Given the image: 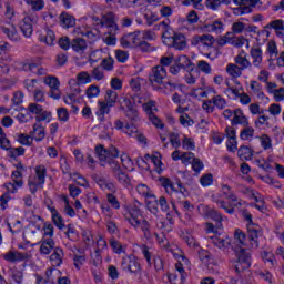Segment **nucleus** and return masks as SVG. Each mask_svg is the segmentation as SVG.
<instances>
[{
    "mask_svg": "<svg viewBox=\"0 0 284 284\" xmlns=\"http://www.w3.org/2000/svg\"><path fill=\"white\" fill-rule=\"evenodd\" d=\"M44 83L50 88L49 97H51V99H61V91L59 90L60 83L57 77L47 78Z\"/></svg>",
    "mask_w": 284,
    "mask_h": 284,
    "instance_id": "nucleus-15",
    "label": "nucleus"
},
{
    "mask_svg": "<svg viewBox=\"0 0 284 284\" xmlns=\"http://www.w3.org/2000/svg\"><path fill=\"white\" fill-rule=\"evenodd\" d=\"M102 26L108 28L109 32L116 34L119 32V26L116 24V14L114 12H108L102 17Z\"/></svg>",
    "mask_w": 284,
    "mask_h": 284,
    "instance_id": "nucleus-11",
    "label": "nucleus"
},
{
    "mask_svg": "<svg viewBox=\"0 0 284 284\" xmlns=\"http://www.w3.org/2000/svg\"><path fill=\"white\" fill-rule=\"evenodd\" d=\"M114 176L121 185L128 186L130 184V176H128L123 171H119Z\"/></svg>",
    "mask_w": 284,
    "mask_h": 284,
    "instance_id": "nucleus-50",
    "label": "nucleus"
},
{
    "mask_svg": "<svg viewBox=\"0 0 284 284\" xmlns=\"http://www.w3.org/2000/svg\"><path fill=\"white\" fill-rule=\"evenodd\" d=\"M222 194L227 201H231V203H236V201H239V197H236V194H234V191H232V187L227 184L222 185Z\"/></svg>",
    "mask_w": 284,
    "mask_h": 284,
    "instance_id": "nucleus-33",
    "label": "nucleus"
},
{
    "mask_svg": "<svg viewBox=\"0 0 284 284\" xmlns=\"http://www.w3.org/2000/svg\"><path fill=\"white\" fill-rule=\"evenodd\" d=\"M120 43L122 48H136V45H139V37L136 36V32L124 34L121 38Z\"/></svg>",
    "mask_w": 284,
    "mask_h": 284,
    "instance_id": "nucleus-19",
    "label": "nucleus"
},
{
    "mask_svg": "<svg viewBox=\"0 0 284 284\" xmlns=\"http://www.w3.org/2000/svg\"><path fill=\"white\" fill-rule=\"evenodd\" d=\"M58 119L62 123H68L70 121V112H68V109L65 108H59L57 110Z\"/></svg>",
    "mask_w": 284,
    "mask_h": 284,
    "instance_id": "nucleus-48",
    "label": "nucleus"
},
{
    "mask_svg": "<svg viewBox=\"0 0 284 284\" xmlns=\"http://www.w3.org/2000/svg\"><path fill=\"white\" fill-rule=\"evenodd\" d=\"M235 260L232 261L236 274L245 272L252 267V253L245 248L235 250Z\"/></svg>",
    "mask_w": 284,
    "mask_h": 284,
    "instance_id": "nucleus-2",
    "label": "nucleus"
},
{
    "mask_svg": "<svg viewBox=\"0 0 284 284\" xmlns=\"http://www.w3.org/2000/svg\"><path fill=\"white\" fill-rule=\"evenodd\" d=\"M12 281L17 284H26L22 271L14 270L11 273Z\"/></svg>",
    "mask_w": 284,
    "mask_h": 284,
    "instance_id": "nucleus-58",
    "label": "nucleus"
},
{
    "mask_svg": "<svg viewBox=\"0 0 284 284\" xmlns=\"http://www.w3.org/2000/svg\"><path fill=\"white\" fill-rule=\"evenodd\" d=\"M60 23L62 28H74L77 26V19L69 13L62 12L60 14Z\"/></svg>",
    "mask_w": 284,
    "mask_h": 284,
    "instance_id": "nucleus-27",
    "label": "nucleus"
},
{
    "mask_svg": "<svg viewBox=\"0 0 284 284\" xmlns=\"http://www.w3.org/2000/svg\"><path fill=\"white\" fill-rule=\"evenodd\" d=\"M106 163H109L113 174H116L122 171L121 164H119V161H116V158H111L109 161H106Z\"/></svg>",
    "mask_w": 284,
    "mask_h": 284,
    "instance_id": "nucleus-63",
    "label": "nucleus"
},
{
    "mask_svg": "<svg viewBox=\"0 0 284 284\" xmlns=\"http://www.w3.org/2000/svg\"><path fill=\"white\" fill-rule=\"evenodd\" d=\"M148 116H149V121H151L152 125H154L155 128H159L160 130H163L165 124H163V121H161V119H159V116H156L154 113H150Z\"/></svg>",
    "mask_w": 284,
    "mask_h": 284,
    "instance_id": "nucleus-57",
    "label": "nucleus"
},
{
    "mask_svg": "<svg viewBox=\"0 0 284 284\" xmlns=\"http://www.w3.org/2000/svg\"><path fill=\"white\" fill-rule=\"evenodd\" d=\"M168 77V70L163 65H156L152 68L149 74V83L155 92H161V94H170L174 92L179 84L172 82V80L163 81Z\"/></svg>",
    "mask_w": 284,
    "mask_h": 284,
    "instance_id": "nucleus-1",
    "label": "nucleus"
},
{
    "mask_svg": "<svg viewBox=\"0 0 284 284\" xmlns=\"http://www.w3.org/2000/svg\"><path fill=\"white\" fill-rule=\"evenodd\" d=\"M175 62L180 65V68H182L183 70H185V68H190V65H192V60H190V58H187V55H180Z\"/></svg>",
    "mask_w": 284,
    "mask_h": 284,
    "instance_id": "nucleus-51",
    "label": "nucleus"
},
{
    "mask_svg": "<svg viewBox=\"0 0 284 284\" xmlns=\"http://www.w3.org/2000/svg\"><path fill=\"white\" fill-rule=\"evenodd\" d=\"M227 100L221 95H214L211 100H204L202 103L203 110L209 114H212L215 108H217V110H225Z\"/></svg>",
    "mask_w": 284,
    "mask_h": 284,
    "instance_id": "nucleus-5",
    "label": "nucleus"
},
{
    "mask_svg": "<svg viewBox=\"0 0 284 284\" xmlns=\"http://www.w3.org/2000/svg\"><path fill=\"white\" fill-rule=\"evenodd\" d=\"M20 30L27 39H30L32 37V33L34 32V20L31 17H24L20 23Z\"/></svg>",
    "mask_w": 284,
    "mask_h": 284,
    "instance_id": "nucleus-14",
    "label": "nucleus"
},
{
    "mask_svg": "<svg viewBox=\"0 0 284 284\" xmlns=\"http://www.w3.org/2000/svg\"><path fill=\"white\" fill-rule=\"evenodd\" d=\"M200 183H201L202 187H210V185H212V183H214V176L211 173L204 174L200 179Z\"/></svg>",
    "mask_w": 284,
    "mask_h": 284,
    "instance_id": "nucleus-55",
    "label": "nucleus"
},
{
    "mask_svg": "<svg viewBox=\"0 0 284 284\" xmlns=\"http://www.w3.org/2000/svg\"><path fill=\"white\" fill-rule=\"evenodd\" d=\"M23 165L19 164L17 166V170L12 172V179H13V183L18 186V187H22L23 186Z\"/></svg>",
    "mask_w": 284,
    "mask_h": 284,
    "instance_id": "nucleus-30",
    "label": "nucleus"
},
{
    "mask_svg": "<svg viewBox=\"0 0 284 284\" xmlns=\"http://www.w3.org/2000/svg\"><path fill=\"white\" fill-rule=\"evenodd\" d=\"M17 141H19V143L21 145H32V135H28L26 133H20L18 135Z\"/></svg>",
    "mask_w": 284,
    "mask_h": 284,
    "instance_id": "nucleus-59",
    "label": "nucleus"
},
{
    "mask_svg": "<svg viewBox=\"0 0 284 284\" xmlns=\"http://www.w3.org/2000/svg\"><path fill=\"white\" fill-rule=\"evenodd\" d=\"M63 256H65L63 248L57 246L50 255V261L55 267H59L63 263Z\"/></svg>",
    "mask_w": 284,
    "mask_h": 284,
    "instance_id": "nucleus-25",
    "label": "nucleus"
},
{
    "mask_svg": "<svg viewBox=\"0 0 284 284\" xmlns=\"http://www.w3.org/2000/svg\"><path fill=\"white\" fill-rule=\"evenodd\" d=\"M106 200L108 203L111 204V207H113V210H120L121 209V203L119 202V200L116 199V196L112 193H108L106 194Z\"/></svg>",
    "mask_w": 284,
    "mask_h": 284,
    "instance_id": "nucleus-54",
    "label": "nucleus"
},
{
    "mask_svg": "<svg viewBox=\"0 0 284 284\" xmlns=\"http://www.w3.org/2000/svg\"><path fill=\"white\" fill-rule=\"evenodd\" d=\"M252 63L251 65H254V68H257L258 70L263 69V49L261 47L256 45L253 47L250 51Z\"/></svg>",
    "mask_w": 284,
    "mask_h": 284,
    "instance_id": "nucleus-16",
    "label": "nucleus"
},
{
    "mask_svg": "<svg viewBox=\"0 0 284 284\" xmlns=\"http://www.w3.org/2000/svg\"><path fill=\"white\" fill-rule=\"evenodd\" d=\"M235 63L242 69L247 70V68H252V62L247 60V57L243 54H239L235 57Z\"/></svg>",
    "mask_w": 284,
    "mask_h": 284,
    "instance_id": "nucleus-39",
    "label": "nucleus"
},
{
    "mask_svg": "<svg viewBox=\"0 0 284 284\" xmlns=\"http://www.w3.org/2000/svg\"><path fill=\"white\" fill-rule=\"evenodd\" d=\"M49 210L51 212L53 225L58 230H63V227H65V223H63V216H61V214L59 213V211H57V207L54 206H49Z\"/></svg>",
    "mask_w": 284,
    "mask_h": 284,
    "instance_id": "nucleus-24",
    "label": "nucleus"
},
{
    "mask_svg": "<svg viewBox=\"0 0 284 284\" xmlns=\"http://www.w3.org/2000/svg\"><path fill=\"white\" fill-rule=\"evenodd\" d=\"M240 7L233 9V14H250L252 12V7H247V4H237Z\"/></svg>",
    "mask_w": 284,
    "mask_h": 284,
    "instance_id": "nucleus-53",
    "label": "nucleus"
},
{
    "mask_svg": "<svg viewBox=\"0 0 284 284\" xmlns=\"http://www.w3.org/2000/svg\"><path fill=\"white\" fill-rule=\"evenodd\" d=\"M125 115L131 121V123H139V121H141V118H139V111L134 106L126 109Z\"/></svg>",
    "mask_w": 284,
    "mask_h": 284,
    "instance_id": "nucleus-42",
    "label": "nucleus"
},
{
    "mask_svg": "<svg viewBox=\"0 0 284 284\" xmlns=\"http://www.w3.org/2000/svg\"><path fill=\"white\" fill-rule=\"evenodd\" d=\"M136 191L141 196H145L146 199H156L154 194L150 193V187H148L145 184H139L136 186Z\"/></svg>",
    "mask_w": 284,
    "mask_h": 284,
    "instance_id": "nucleus-45",
    "label": "nucleus"
},
{
    "mask_svg": "<svg viewBox=\"0 0 284 284\" xmlns=\"http://www.w3.org/2000/svg\"><path fill=\"white\" fill-rule=\"evenodd\" d=\"M264 30L267 34V37H270V30H275V34L276 37H284V21L283 19H277V20H273L271 22H268L265 27Z\"/></svg>",
    "mask_w": 284,
    "mask_h": 284,
    "instance_id": "nucleus-13",
    "label": "nucleus"
},
{
    "mask_svg": "<svg viewBox=\"0 0 284 284\" xmlns=\"http://www.w3.org/2000/svg\"><path fill=\"white\" fill-rule=\"evenodd\" d=\"M254 136V128L252 126H245L240 134V139H242V141H250V139H252Z\"/></svg>",
    "mask_w": 284,
    "mask_h": 284,
    "instance_id": "nucleus-46",
    "label": "nucleus"
},
{
    "mask_svg": "<svg viewBox=\"0 0 284 284\" xmlns=\"http://www.w3.org/2000/svg\"><path fill=\"white\" fill-rule=\"evenodd\" d=\"M40 41L47 43V45H54V41H57V36L54 34V31L47 29L45 34L40 36Z\"/></svg>",
    "mask_w": 284,
    "mask_h": 284,
    "instance_id": "nucleus-32",
    "label": "nucleus"
},
{
    "mask_svg": "<svg viewBox=\"0 0 284 284\" xmlns=\"http://www.w3.org/2000/svg\"><path fill=\"white\" fill-rule=\"evenodd\" d=\"M245 241H246V235L241 231V229L235 230L234 233V243L239 247H245Z\"/></svg>",
    "mask_w": 284,
    "mask_h": 284,
    "instance_id": "nucleus-38",
    "label": "nucleus"
},
{
    "mask_svg": "<svg viewBox=\"0 0 284 284\" xmlns=\"http://www.w3.org/2000/svg\"><path fill=\"white\" fill-rule=\"evenodd\" d=\"M214 37L212 34H201V36H194L192 38V45H197V48H206L210 50V48H214Z\"/></svg>",
    "mask_w": 284,
    "mask_h": 284,
    "instance_id": "nucleus-10",
    "label": "nucleus"
},
{
    "mask_svg": "<svg viewBox=\"0 0 284 284\" xmlns=\"http://www.w3.org/2000/svg\"><path fill=\"white\" fill-rule=\"evenodd\" d=\"M213 243L215 247H219V250H223V252H227V250H230V245H231L230 240L215 237L213 240Z\"/></svg>",
    "mask_w": 284,
    "mask_h": 284,
    "instance_id": "nucleus-40",
    "label": "nucleus"
},
{
    "mask_svg": "<svg viewBox=\"0 0 284 284\" xmlns=\"http://www.w3.org/2000/svg\"><path fill=\"white\" fill-rule=\"evenodd\" d=\"M180 123L184 128H191V125L194 124V120L190 118L187 113H183L182 115H180Z\"/></svg>",
    "mask_w": 284,
    "mask_h": 284,
    "instance_id": "nucleus-56",
    "label": "nucleus"
},
{
    "mask_svg": "<svg viewBox=\"0 0 284 284\" xmlns=\"http://www.w3.org/2000/svg\"><path fill=\"white\" fill-rule=\"evenodd\" d=\"M30 135L34 141H43L45 139V129L41 124H33V131L30 132Z\"/></svg>",
    "mask_w": 284,
    "mask_h": 284,
    "instance_id": "nucleus-26",
    "label": "nucleus"
},
{
    "mask_svg": "<svg viewBox=\"0 0 284 284\" xmlns=\"http://www.w3.org/2000/svg\"><path fill=\"white\" fill-rule=\"evenodd\" d=\"M159 28H162L163 30V33H162L163 43L169 45L170 42L174 39V34L176 33L174 32L173 29H171L170 24H168L165 21H162L155 26V29L159 30Z\"/></svg>",
    "mask_w": 284,
    "mask_h": 284,
    "instance_id": "nucleus-17",
    "label": "nucleus"
},
{
    "mask_svg": "<svg viewBox=\"0 0 284 284\" xmlns=\"http://www.w3.org/2000/svg\"><path fill=\"white\" fill-rule=\"evenodd\" d=\"M121 267L123 272H130V274H139L141 272V263L132 254L122 257Z\"/></svg>",
    "mask_w": 284,
    "mask_h": 284,
    "instance_id": "nucleus-7",
    "label": "nucleus"
},
{
    "mask_svg": "<svg viewBox=\"0 0 284 284\" xmlns=\"http://www.w3.org/2000/svg\"><path fill=\"white\" fill-rule=\"evenodd\" d=\"M139 227H141L142 232H143V234H144V236H145L148 240L152 239V232L150 231V223L148 222V220H144V219L142 217Z\"/></svg>",
    "mask_w": 284,
    "mask_h": 284,
    "instance_id": "nucleus-47",
    "label": "nucleus"
},
{
    "mask_svg": "<svg viewBox=\"0 0 284 284\" xmlns=\"http://www.w3.org/2000/svg\"><path fill=\"white\" fill-rule=\"evenodd\" d=\"M168 45H171V48H174L175 50H185L187 41L183 33H174L173 40H171Z\"/></svg>",
    "mask_w": 284,
    "mask_h": 284,
    "instance_id": "nucleus-20",
    "label": "nucleus"
},
{
    "mask_svg": "<svg viewBox=\"0 0 284 284\" xmlns=\"http://www.w3.org/2000/svg\"><path fill=\"white\" fill-rule=\"evenodd\" d=\"M109 243L115 254H125V251L128 250L126 244H123L116 240H110Z\"/></svg>",
    "mask_w": 284,
    "mask_h": 284,
    "instance_id": "nucleus-35",
    "label": "nucleus"
},
{
    "mask_svg": "<svg viewBox=\"0 0 284 284\" xmlns=\"http://www.w3.org/2000/svg\"><path fill=\"white\" fill-rule=\"evenodd\" d=\"M40 243H41V245H40L39 252H40V254H43L44 256L50 254L52 252V250L54 251V248L57 247V246H54L55 243H54V239H52V237H43Z\"/></svg>",
    "mask_w": 284,
    "mask_h": 284,
    "instance_id": "nucleus-22",
    "label": "nucleus"
},
{
    "mask_svg": "<svg viewBox=\"0 0 284 284\" xmlns=\"http://www.w3.org/2000/svg\"><path fill=\"white\" fill-rule=\"evenodd\" d=\"M48 173V169L44 165L36 166V176L30 179L28 182L31 194H37L39 190H43V185L45 184V174Z\"/></svg>",
    "mask_w": 284,
    "mask_h": 284,
    "instance_id": "nucleus-3",
    "label": "nucleus"
},
{
    "mask_svg": "<svg viewBox=\"0 0 284 284\" xmlns=\"http://www.w3.org/2000/svg\"><path fill=\"white\" fill-rule=\"evenodd\" d=\"M231 125H244V128H247V125H250L247 118L245 116V114H243V111L241 109L234 110V115L233 119L231 120Z\"/></svg>",
    "mask_w": 284,
    "mask_h": 284,
    "instance_id": "nucleus-23",
    "label": "nucleus"
},
{
    "mask_svg": "<svg viewBox=\"0 0 284 284\" xmlns=\"http://www.w3.org/2000/svg\"><path fill=\"white\" fill-rule=\"evenodd\" d=\"M237 156L242 161H252V158L254 156V154L252 153V149H250V146L242 145L237 150Z\"/></svg>",
    "mask_w": 284,
    "mask_h": 284,
    "instance_id": "nucleus-31",
    "label": "nucleus"
},
{
    "mask_svg": "<svg viewBox=\"0 0 284 284\" xmlns=\"http://www.w3.org/2000/svg\"><path fill=\"white\" fill-rule=\"evenodd\" d=\"M261 0H233L235 6H246L251 8V12L254 10V8H256V6H258Z\"/></svg>",
    "mask_w": 284,
    "mask_h": 284,
    "instance_id": "nucleus-43",
    "label": "nucleus"
},
{
    "mask_svg": "<svg viewBox=\"0 0 284 284\" xmlns=\"http://www.w3.org/2000/svg\"><path fill=\"white\" fill-rule=\"evenodd\" d=\"M199 211L212 221H215V227H223V215L219 213L215 209H211L210 206L200 205Z\"/></svg>",
    "mask_w": 284,
    "mask_h": 284,
    "instance_id": "nucleus-9",
    "label": "nucleus"
},
{
    "mask_svg": "<svg viewBox=\"0 0 284 284\" xmlns=\"http://www.w3.org/2000/svg\"><path fill=\"white\" fill-rule=\"evenodd\" d=\"M197 68L201 70V72H204V74H212V67L205 60L199 61Z\"/></svg>",
    "mask_w": 284,
    "mask_h": 284,
    "instance_id": "nucleus-61",
    "label": "nucleus"
},
{
    "mask_svg": "<svg viewBox=\"0 0 284 284\" xmlns=\"http://www.w3.org/2000/svg\"><path fill=\"white\" fill-rule=\"evenodd\" d=\"M197 256H199L200 261L202 263H204V265H207V263H210V258H211L212 254H210V252L207 250L200 248L197 251Z\"/></svg>",
    "mask_w": 284,
    "mask_h": 284,
    "instance_id": "nucleus-52",
    "label": "nucleus"
},
{
    "mask_svg": "<svg viewBox=\"0 0 284 284\" xmlns=\"http://www.w3.org/2000/svg\"><path fill=\"white\" fill-rule=\"evenodd\" d=\"M123 216L133 227H139V225H141V221H143V214L136 204L125 206Z\"/></svg>",
    "mask_w": 284,
    "mask_h": 284,
    "instance_id": "nucleus-4",
    "label": "nucleus"
},
{
    "mask_svg": "<svg viewBox=\"0 0 284 284\" xmlns=\"http://www.w3.org/2000/svg\"><path fill=\"white\" fill-rule=\"evenodd\" d=\"M0 32L9 39V41L19 42L21 41V34L17 30V27L12 22L0 23Z\"/></svg>",
    "mask_w": 284,
    "mask_h": 284,
    "instance_id": "nucleus-8",
    "label": "nucleus"
},
{
    "mask_svg": "<svg viewBox=\"0 0 284 284\" xmlns=\"http://www.w3.org/2000/svg\"><path fill=\"white\" fill-rule=\"evenodd\" d=\"M101 68L106 72H112L114 70V59L112 57L104 58L101 62Z\"/></svg>",
    "mask_w": 284,
    "mask_h": 284,
    "instance_id": "nucleus-49",
    "label": "nucleus"
},
{
    "mask_svg": "<svg viewBox=\"0 0 284 284\" xmlns=\"http://www.w3.org/2000/svg\"><path fill=\"white\" fill-rule=\"evenodd\" d=\"M101 94V89L99 85L92 84L85 90V95L88 99H97Z\"/></svg>",
    "mask_w": 284,
    "mask_h": 284,
    "instance_id": "nucleus-44",
    "label": "nucleus"
},
{
    "mask_svg": "<svg viewBox=\"0 0 284 284\" xmlns=\"http://www.w3.org/2000/svg\"><path fill=\"white\" fill-rule=\"evenodd\" d=\"M71 48L74 52H83L88 49V42L83 38H75L71 41Z\"/></svg>",
    "mask_w": 284,
    "mask_h": 284,
    "instance_id": "nucleus-29",
    "label": "nucleus"
},
{
    "mask_svg": "<svg viewBox=\"0 0 284 284\" xmlns=\"http://www.w3.org/2000/svg\"><path fill=\"white\" fill-rule=\"evenodd\" d=\"M94 150L101 163L105 161L108 162L111 158L119 159V149H116L115 146H110L109 149H105L103 144H98Z\"/></svg>",
    "mask_w": 284,
    "mask_h": 284,
    "instance_id": "nucleus-6",
    "label": "nucleus"
},
{
    "mask_svg": "<svg viewBox=\"0 0 284 284\" xmlns=\"http://www.w3.org/2000/svg\"><path fill=\"white\" fill-rule=\"evenodd\" d=\"M29 112L31 114H36V120L40 123V121H45L48 119V112H43V106L37 103H30L28 106Z\"/></svg>",
    "mask_w": 284,
    "mask_h": 284,
    "instance_id": "nucleus-21",
    "label": "nucleus"
},
{
    "mask_svg": "<svg viewBox=\"0 0 284 284\" xmlns=\"http://www.w3.org/2000/svg\"><path fill=\"white\" fill-rule=\"evenodd\" d=\"M129 58L130 53H128V51L115 50V59L119 61V63H125Z\"/></svg>",
    "mask_w": 284,
    "mask_h": 284,
    "instance_id": "nucleus-62",
    "label": "nucleus"
},
{
    "mask_svg": "<svg viewBox=\"0 0 284 284\" xmlns=\"http://www.w3.org/2000/svg\"><path fill=\"white\" fill-rule=\"evenodd\" d=\"M8 45L9 44L7 42H0V54H2L1 61H3L6 65H8V63L12 61V55L6 53V51L8 50Z\"/></svg>",
    "mask_w": 284,
    "mask_h": 284,
    "instance_id": "nucleus-41",
    "label": "nucleus"
},
{
    "mask_svg": "<svg viewBox=\"0 0 284 284\" xmlns=\"http://www.w3.org/2000/svg\"><path fill=\"white\" fill-rule=\"evenodd\" d=\"M135 48H139L140 52H152L154 48L146 41L139 40V43Z\"/></svg>",
    "mask_w": 284,
    "mask_h": 284,
    "instance_id": "nucleus-64",
    "label": "nucleus"
},
{
    "mask_svg": "<svg viewBox=\"0 0 284 284\" xmlns=\"http://www.w3.org/2000/svg\"><path fill=\"white\" fill-rule=\"evenodd\" d=\"M119 99V93L116 91L109 89L105 92L104 95V103H108L109 105H116V100Z\"/></svg>",
    "mask_w": 284,
    "mask_h": 284,
    "instance_id": "nucleus-36",
    "label": "nucleus"
},
{
    "mask_svg": "<svg viewBox=\"0 0 284 284\" xmlns=\"http://www.w3.org/2000/svg\"><path fill=\"white\" fill-rule=\"evenodd\" d=\"M212 199L214 203L219 205V207H221L222 210H224V212H226V214H234V212H236V209H234V204L223 200H219L214 195L212 196Z\"/></svg>",
    "mask_w": 284,
    "mask_h": 284,
    "instance_id": "nucleus-28",
    "label": "nucleus"
},
{
    "mask_svg": "<svg viewBox=\"0 0 284 284\" xmlns=\"http://www.w3.org/2000/svg\"><path fill=\"white\" fill-rule=\"evenodd\" d=\"M226 72L230 77H233V79H239V77L243 74V69L234 63H229L226 65Z\"/></svg>",
    "mask_w": 284,
    "mask_h": 284,
    "instance_id": "nucleus-37",
    "label": "nucleus"
},
{
    "mask_svg": "<svg viewBox=\"0 0 284 284\" xmlns=\"http://www.w3.org/2000/svg\"><path fill=\"white\" fill-rule=\"evenodd\" d=\"M225 28V24H223V21L215 20L213 22H210L207 24H204L202 27L203 32H213L214 34H221Z\"/></svg>",
    "mask_w": 284,
    "mask_h": 284,
    "instance_id": "nucleus-18",
    "label": "nucleus"
},
{
    "mask_svg": "<svg viewBox=\"0 0 284 284\" xmlns=\"http://www.w3.org/2000/svg\"><path fill=\"white\" fill-rule=\"evenodd\" d=\"M159 183L162 187H164L168 194H173L174 192V183L170 181V178L161 176L159 178Z\"/></svg>",
    "mask_w": 284,
    "mask_h": 284,
    "instance_id": "nucleus-34",
    "label": "nucleus"
},
{
    "mask_svg": "<svg viewBox=\"0 0 284 284\" xmlns=\"http://www.w3.org/2000/svg\"><path fill=\"white\" fill-rule=\"evenodd\" d=\"M58 45L61 48V50L68 51L70 50V45H72V42H70V38L61 37L58 40Z\"/></svg>",
    "mask_w": 284,
    "mask_h": 284,
    "instance_id": "nucleus-60",
    "label": "nucleus"
},
{
    "mask_svg": "<svg viewBox=\"0 0 284 284\" xmlns=\"http://www.w3.org/2000/svg\"><path fill=\"white\" fill-rule=\"evenodd\" d=\"M248 241L253 250L258 247V234H261V226L258 224H246Z\"/></svg>",
    "mask_w": 284,
    "mask_h": 284,
    "instance_id": "nucleus-12",
    "label": "nucleus"
}]
</instances>
